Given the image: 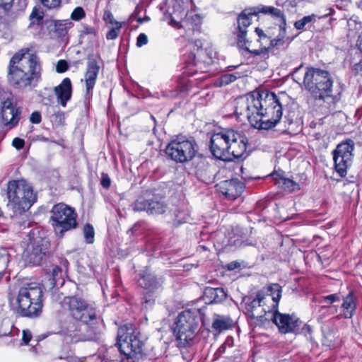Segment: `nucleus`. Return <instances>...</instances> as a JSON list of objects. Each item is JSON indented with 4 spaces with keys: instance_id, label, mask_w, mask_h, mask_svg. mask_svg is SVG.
I'll use <instances>...</instances> for the list:
<instances>
[{
    "instance_id": "obj_20",
    "label": "nucleus",
    "mask_w": 362,
    "mask_h": 362,
    "mask_svg": "<svg viewBox=\"0 0 362 362\" xmlns=\"http://www.w3.org/2000/svg\"><path fill=\"white\" fill-rule=\"evenodd\" d=\"M59 334L64 337L66 343H75L82 340L80 323L76 320L69 319L63 322Z\"/></svg>"
},
{
    "instance_id": "obj_38",
    "label": "nucleus",
    "mask_w": 362,
    "mask_h": 362,
    "mask_svg": "<svg viewBox=\"0 0 362 362\" xmlns=\"http://www.w3.org/2000/svg\"><path fill=\"white\" fill-rule=\"evenodd\" d=\"M68 264H69L68 262L65 259L62 262L64 268H62L61 267H59V266H55L53 268L52 275L53 281H54L55 284L57 282V281L59 280V278L62 277L63 272H66Z\"/></svg>"
},
{
    "instance_id": "obj_7",
    "label": "nucleus",
    "mask_w": 362,
    "mask_h": 362,
    "mask_svg": "<svg viewBox=\"0 0 362 362\" xmlns=\"http://www.w3.org/2000/svg\"><path fill=\"white\" fill-rule=\"evenodd\" d=\"M200 318L197 312L189 310L180 313L176 318L173 333L179 347L192 346L199 341Z\"/></svg>"
},
{
    "instance_id": "obj_34",
    "label": "nucleus",
    "mask_w": 362,
    "mask_h": 362,
    "mask_svg": "<svg viewBox=\"0 0 362 362\" xmlns=\"http://www.w3.org/2000/svg\"><path fill=\"white\" fill-rule=\"evenodd\" d=\"M233 327V320L230 317L217 315L212 323L214 329L222 332Z\"/></svg>"
},
{
    "instance_id": "obj_16",
    "label": "nucleus",
    "mask_w": 362,
    "mask_h": 362,
    "mask_svg": "<svg viewBox=\"0 0 362 362\" xmlns=\"http://www.w3.org/2000/svg\"><path fill=\"white\" fill-rule=\"evenodd\" d=\"M130 207L134 211H146L149 215L162 214L167 210V204L157 197L150 199L139 197L130 205Z\"/></svg>"
},
{
    "instance_id": "obj_28",
    "label": "nucleus",
    "mask_w": 362,
    "mask_h": 362,
    "mask_svg": "<svg viewBox=\"0 0 362 362\" xmlns=\"http://www.w3.org/2000/svg\"><path fill=\"white\" fill-rule=\"evenodd\" d=\"M334 11L332 8H329V13L324 14L322 16H317L316 14H310L308 16H303L301 19L294 23V27L297 30L309 29L311 25L315 23L317 20L322 18L327 17L332 15Z\"/></svg>"
},
{
    "instance_id": "obj_60",
    "label": "nucleus",
    "mask_w": 362,
    "mask_h": 362,
    "mask_svg": "<svg viewBox=\"0 0 362 362\" xmlns=\"http://www.w3.org/2000/svg\"><path fill=\"white\" fill-rule=\"evenodd\" d=\"M156 98H160V96H159V95H158V93H156Z\"/></svg>"
},
{
    "instance_id": "obj_1",
    "label": "nucleus",
    "mask_w": 362,
    "mask_h": 362,
    "mask_svg": "<svg viewBox=\"0 0 362 362\" xmlns=\"http://www.w3.org/2000/svg\"><path fill=\"white\" fill-rule=\"evenodd\" d=\"M235 113L258 129L274 127L283 115L280 98L267 90L254 91L236 100Z\"/></svg>"
},
{
    "instance_id": "obj_21",
    "label": "nucleus",
    "mask_w": 362,
    "mask_h": 362,
    "mask_svg": "<svg viewBox=\"0 0 362 362\" xmlns=\"http://www.w3.org/2000/svg\"><path fill=\"white\" fill-rule=\"evenodd\" d=\"M73 25L69 20L57 21L54 19H47L43 22V26H45L48 34L52 38H59L64 37Z\"/></svg>"
},
{
    "instance_id": "obj_13",
    "label": "nucleus",
    "mask_w": 362,
    "mask_h": 362,
    "mask_svg": "<svg viewBox=\"0 0 362 362\" xmlns=\"http://www.w3.org/2000/svg\"><path fill=\"white\" fill-rule=\"evenodd\" d=\"M265 320H272L283 334L295 332L299 329L301 322L295 315L283 314L278 309L264 308Z\"/></svg>"
},
{
    "instance_id": "obj_56",
    "label": "nucleus",
    "mask_w": 362,
    "mask_h": 362,
    "mask_svg": "<svg viewBox=\"0 0 362 362\" xmlns=\"http://www.w3.org/2000/svg\"><path fill=\"white\" fill-rule=\"evenodd\" d=\"M177 94H178L177 90H173V91H169V92H167V91L162 92V95L164 98H174V97H176Z\"/></svg>"
},
{
    "instance_id": "obj_52",
    "label": "nucleus",
    "mask_w": 362,
    "mask_h": 362,
    "mask_svg": "<svg viewBox=\"0 0 362 362\" xmlns=\"http://www.w3.org/2000/svg\"><path fill=\"white\" fill-rule=\"evenodd\" d=\"M30 120L33 124H39L41 122V115L38 112H34L31 114Z\"/></svg>"
},
{
    "instance_id": "obj_59",
    "label": "nucleus",
    "mask_w": 362,
    "mask_h": 362,
    "mask_svg": "<svg viewBox=\"0 0 362 362\" xmlns=\"http://www.w3.org/2000/svg\"><path fill=\"white\" fill-rule=\"evenodd\" d=\"M86 30H87V33H88V34L95 35V33H96V31H95V28H88L86 29Z\"/></svg>"
},
{
    "instance_id": "obj_32",
    "label": "nucleus",
    "mask_w": 362,
    "mask_h": 362,
    "mask_svg": "<svg viewBox=\"0 0 362 362\" xmlns=\"http://www.w3.org/2000/svg\"><path fill=\"white\" fill-rule=\"evenodd\" d=\"M259 12L270 15L273 18H276L279 21V28L286 27V17L279 8L270 6H262L260 10H259Z\"/></svg>"
},
{
    "instance_id": "obj_29",
    "label": "nucleus",
    "mask_w": 362,
    "mask_h": 362,
    "mask_svg": "<svg viewBox=\"0 0 362 362\" xmlns=\"http://www.w3.org/2000/svg\"><path fill=\"white\" fill-rule=\"evenodd\" d=\"M356 308V297L350 292L343 299L341 309L345 318H351Z\"/></svg>"
},
{
    "instance_id": "obj_37",
    "label": "nucleus",
    "mask_w": 362,
    "mask_h": 362,
    "mask_svg": "<svg viewBox=\"0 0 362 362\" xmlns=\"http://www.w3.org/2000/svg\"><path fill=\"white\" fill-rule=\"evenodd\" d=\"M85 241L88 244H92L94 242L95 230L92 225L86 223L83 230Z\"/></svg>"
},
{
    "instance_id": "obj_6",
    "label": "nucleus",
    "mask_w": 362,
    "mask_h": 362,
    "mask_svg": "<svg viewBox=\"0 0 362 362\" xmlns=\"http://www.w3.org/2000/svg\"><path fill=\"white\" fill-rule=\"evenodd\" d=\"M42 286L40 284H24L20 288L16 300L17 313L23 317H37L42 311Z\"/></svg>"
},
{
    "instance_id": "obj_50",
    "label": "nucleus",
    "mask_w": 362,
    "mask_h": 362,
    "mask_svg": "<svg viewBox=\"0 0 362 362\" xmlns=\"http://www.w3.org/2000/svg\"><path fill=\"white\" fill-rule=\"evenodd\" d=\"M12 145L16 149L21 150L24 147L25 141L22 139L16 137L13 140Z\"/></svg>"
},
{
    "instance_id": "obj_26",
    "label": "nucleus",
    "mask_w": 362,
    "mask_h": 362,
    "mask_svg": "<svg viewBox=\"0 0 362 362\" xmlns=\"http://www.w3.org/2000/svg\"><path fill=\"white\" fill-rule=\"evenodd\" d=\"M202 42L200 40L189 44L190 49H193V51L189 54L187 59H184L187 66H198L204 62L206 52L202 49Z\"/></svg>"
},
{
    "instance_id": "obj_40",
    "label": "nucleus",
    "mask_w": 362,
    "mask_h": 362,
    "mask_svg": "<svg viewBox=\"0 0 362 362\" xmlns=\"http://www.w3.org/2000/svg\"><path fill=\"white\" fill-rule=\"evenodd\" d=\"M30 18L31 20V25L34 26L35 25H39L42 23L43 16L41 12L34 8Z\"/></svg>"
},
{
    "instance_id": "obj_53",
    "label": "nucleus",
    "mask_w": 362,
    "mask_h": 362,
    "mask_svg": "<svg viewBox=\"0 0 362 362\" xmlns=\"http://www.w3.org/2000/svg\"><path fill=\"white\" fill-rule=\"evenodd\" d=\"M55 122L63 124L65 119V114L63 112H57L54 115Z\"/></svg>"
},
{
    "instance_id": "obj_9",
    "label": "nucleus",
    "mask_w": 362,
    "mask_h": 362,
    "mask_svg": "<svg viewBox=\"0 0 362 362\" xmlns=\"http://www.w3.org/2000/svg\"><path fill=\"white\" fill-rule=\"evenodd\" d=\"M51 213L52 224L57 234L63 235L64 232L76 227L77 215L69 206L62 203L57 204L53 206Z\"/></svg>"
},
{
    "instance_id": "obj_14",
    "label": "nucleus",
    "mask_w": 362,
    "mask_h": 362,
    "mask_svg": "<svg viewBox=\"0 0 362 362\" xmlns=\"http://www.w3.org/2000/svg\"><path fill=\"white\" fill-rule=\"evenodd\" d=\"M258 12L256 8L245 9L238 17L237 45L240 49L248 52L252 49V45L251 42L246 39V28L251 24L252 18L257 16Z\"/></svg>"
},
{
    "instance_id": "obj_22",
    "label": "nucleus",
    "mask_w": 362,
    "mask_h": 362,
    "mask_svg": "<svg viewBox=\"0 0 362 362\" xmlns=\"http://www.w3.org/2000/svg\"><path fill=\"white\" fill-rule=\"evenodd\" d=\"M281 286L278 284H271L259 291V296H262L269 305L268 310L278 309L281 297Z\"/></svg>"
},
{
    "instance_id": "obj_44",
    "label": "nucleus",
    "mask_w": 362,
    "mask_h": 362,
    "mask_svg": "<svg viewBox=\"0 0 362 362\" xmlns=\"http://www.w3.org/2000/svg\"><path fill=\"white\" fill-rule=\"evenodd\" d=\"M6 102H11V93L0 88V107L5 106Z\"/></svg>"
},
{
    "instance_id": "obj_3",
    "label": "nucleus",
    "mask_w": 362,
    "mask_h": 362,
    "mask_svg": "<svg viewBox=\"0 0 362 362\" xmlns=\"http://www.w3.org/2000/svg\"><path fill=\"white\" fill-rule=\"evenodd\" d=\"M247 144V139L242 132L228 129L211 136L210 149L216 158L230 160L241 158L246 152Z\"/></svg>"
},
{
    "instance_id": "obj_45",
    "label": "nucleus",
    "mask_w": 362,
    "mask_h": 362,
    "mask_svg": "<svg viewBox=\"0 0 362 362\" xmlns=\"http://www.w3.org/2000/svg\"><path fill=\"white\" fill-rule=\"evenodd\" d=\"M106 34V39L107 40H113L118 37L121 28H110Z\"/></svg>"
},
{
    "instance_id": "obj_43",
    "label": "nucleus",
    "mask_w": 362,
    "mask_h": 362,
    "mask_svg": "<svg viewBox=\"0 0 362 362\" xmlns=\"http://www.w3.org/2000/svg\"><path fill=\"white\" fill-rule=\"evenodd\" d=\"M85 15L86 14L83 8L78 6L73 11L71 15V18L74 21H78L83 18L85 17Z\"/></svg>"
},
{
    "instance_id": "obj_8",
    "label": "nucleus",
    "mask_w": 362,
    "mask_h": 362,
    "mask_svg": "<svg viewBox=\"0 0 362 362\" xmlns=\"http://www.w3.org/2000/svg\"><path fill=\"white\" fill-rule=\"evenodd\" d=\"M198 151L197 143L185 136H177L165 148L166 155L176 163H183L194 158Z\"/></svg>"
},
{
    "instance_id": "obj_33",
    "label": "nucleus",
    "mask_w": 362,
    "mask_h": 362,
    "mask_svg": "<svg viewBox=\"0 0 362 362\" xmlns=\"http://www.w3.org/2000/svg\"><path fill=\"white\" fill-rule=\"evenodd\" d=\"M357 46L358 50L355 53L352 70L356 75L362 76V32L358 36Z\"/></svg>"
},
{
    "instance_id": "obj_39",
    "label": "nucleus",
    "mask_w": 362,
    "mask_h": 362,
    "mask_svg": "<svg viewBox=\"0 0 362 362\" xmlns=\"http://www.w3.org/2000/svg\"><path fill=\"white\" fill-rule=\"evenodd\" d=\"M11 261V254L6 249L0 250V267L3 269H6Z\"/></svg>"
},
{
    "instance_id": "obj_48",
    "label": "nucleus",
    "mask_w": 362,
    "mask_h": 362,
    "mask_svg": "<svg viewBox=\"0 0 362 362\" xmlns=\"http://www.w3.org/2000/svg\"><path fill=\"white\" fill-rule=\"evenodd\" d=\"M69 69L67 62L65 60H59L56 66V70L58 73H64Z\"/></svg>"
},
{
    "instance_id": "obj_35",
    "label": "nucleus",
    "mask_w": 362,
    "mask_h": 362,
    "mask_svg": "<svg viewBox=\"0 0 362 362\" xmlns=\"http://www.w3.org/2000/svg\"><path fill=\"white\" fill-rule=\"evenodd\" d=\"M81 317H77L76 321H81L83 323H88L89 321L95 319L96 312L95 308L92 305H88L81 313Z\"/></svg>"
},
{
    "instance_id": "obj_49",
    "label": "nucleus",
    "mask_w": 362,
    "mask_h": 362,
    "mask_svg": "<svg viewBox=\"0 0 362 362\" xmlns=\"http://www.w3.org/2000/svg\"><path fill=\"white\" fill-rule=\"evenodd\" d=\"M148 42L147 35L144 33H140L136 39V46L141 47Z\"/></svg>"
},
{
    "instance_id": "obj_12",
    "label": "nucleus",
    "mask_w": 362,
    "mask_h": 362,
    "mask_svg": "<svg viewBox=\"0 0 362 362\" xmlns=\"http://www.w3.org/2000/svg\"><path fill=\"white\" fill-rule=\"evenodd\" d=\"M354 149V142L348 139L339 144L333 151L334 168L341 177L346 175L347 169L351 165Z\"/></svg>"
},
{
    "instance_id": "obj_36",
    "label": "nucleus",
    "mask_w": 362,
    "mask_h": 362,
    "mask_svg": "<svg viewBox=\"0 0 362 362\" xmlns=\"http://www.w3.org/2000/svg\"><path fill=\"white\" fill-rule=\"evenodd\" d=\"M103 19L108 28H122L124 23L117 21L115 19L113 14L108 10L105 11Z\"/></svg>"
},
{
    "instance_id": "obj_17",
    "label": "nucleus",
    "mask_w": 362,
    "mask_h": 362,
    "mask_svg": "<svg viewBox=\"0 0 362 362\" xmlns=\"http://www.w3.org/2000/svg\"><path fill=\"white\" fill-rule=\"evenodd\" d=\"M268 305L264 298L262 296H259V292L252 299L250 297L244 298L242 303V307L247 315L252 319L265 317L264 308L268 310Z\"/></svg>"
},
{
    "instance_id": "obj_25",
    "label": "nucleus",
    "mask_w": 362,
    "mask_h": 362,
    "mask_svg": "<svg viewBox=\"0 0 362 362\" xmlns=\"http://www.w3.org/2000/svg\"><path fill=\"white\" fill-rule=\"evenodd\" d=\"M54 91L58 103L62 107H66L72 95V85L70 78H64L61 83L54 88Z\"/></svg>"
},
{
    "instance_id": "obj_5",
    "label": "nucleus",
    "mask_w": 362,
    "mask_h": 362,
    "mask_svg": "<svg viewBox=\"0 0 362 362\" xmlns=\"http://www.w3.org/2000/svg\"><path fill=\"white\" fill-rule=\"evenodd\" d=\"M6 206L13 216L27 211L37 201L33 186L24 179L9 181L7 185Z\"/></svg>"
},
{
    "instance_id": "obj_51",
    "label": "nucleus",
    "mask_w": 362,
    "mask_h": 362,
    "mask_svg": "<svg viewBox=\"0 0 362 362\" xmlns=\"http://www.w3.org/2000/svg\"><path fill=\"white\" fill-rule=\"evenodd\" d=\"M111 184V180L107 174L103 173L101 178V185L104 188H109Z\"/></svg>"
},
{
    "instance_id": "obj_57",
    "label": "nucleus",
    "mask_w": 362,
    "mask_h": 362,
    "mask_svg": "<svg viewBox=\"0 0 362 362\" xmlns=\"http://www.w3.org/2000/svg\"><path fill=\"white\" fill-rule=\"evenodd\" d=\"M169 25H170L171 26H173L175 28H181L180 23L179 21H175L173 17L170 18V20L169 21Z\"/></svg>"
},
{
    "instance_id": "obj_15",
    "label": "nucleus",
    "mask_w": 362,
    "mask_h": 362,
    "mask_svg": "<svg viewBox=\"0 0 362 362\" xmlns=\"http://www.w3.org/2000/svg\"><path fill=\"white\" fill-rule=\"evenodd\" d=\"M48 252L47 243L42 239L34 240L27 246L23 253V258L26 264L33 266L39 265Z\"/></svg>"
},
{
    "instance_id": "obj_10",
    "label": "nucleus",
    "mask_w": 362,
    "mask_h": 362,
    "mask_svg": "<svg viewBox=\"0 0 362 362\" xmlns=\"http://www.w3.org/2000/svg\"><path fill=\"white\" fill-rule=\"evenodd\" d=\"M279 28L278 36L270 39L262 30L257 28L255 32L259 37L257 42L259 43V49L252 48L249 52L254 55L263 54L265 57L269 52L275 53L277 50L286 48L289 43V38L286 37V27Z\"/></svg>"
},
{
    "instance_id": "obj_24",
    "label": "nucleus",
    "mask_w": 362,
    "mask_h": 362,
    "mask_svg": "<svg viewBox=\"0 0 362 362\" xmlns=\"http://www.w3.org/2000/svg\"><path fill=\"white\" fill-rule=\"evenodd\" d=\"M1 114L3 124L10 129L19 122L21 112L15 107L12 102L6 103V105L1 107Z\"/></svg>"
},
{
    "instance_id": "obj_30",
    "label": "nucleus",
    "mask_w": 362,
    "mask_h": 362,
    "mask_svg": "<svg viewBox=\"0 0 362 362\" xmlns=\"http://www.w3.org/2000/svg\"><path fill=\"white\" fill-rule=\"evenodd\" d=\"M272 176L274 181V185L279 188L288 192H293L299 189L298 184L291 179L280 177L276 174H273Z\"/></svg>"
},
{
    "instance_id": "obj_42",
    "label": "nucleus",
    "mask_w": 362,
    "mask_h": 362,
    "mask_svg": "<svg viewBox=\"0 0 362 362\" xmlns=\"http://www.w3.org/2000/svg\"><path fill=\"white\" fill-rule=\"evenodd\" d=\"M337 311V308L334 305H322L319 309V313L324 317L333 315Z\"/></svg>"
},
{
    "instance_id": "obj_27",
    "label": "nucleus",
    "mask_w": 362,
    "mask_h": 362,
    "mask_svg": "<svg viewBox=\"0 0 362 362\" xmlns=\"http://www.w3.org/2000/svg\"><path fill=\"white\" fill-rule=\"evenodd\" d=\"M64 304L69 305L70 314L74 320L81 317V312L84 311V309L88 305L83 300L76 297L64 298Z\"/></svg>"
},
{
    "instance_id": "obj_19",
    "label": "nucleus",
    "mask_w": 362,
    "mask_h": 362,
    "mask_svg": "<svg viewBox=\"0 0 362 362\" xmlns=\"http://www.w3.org/2000/svg\"><path fill=\"white\" fill-rule=\"evenodd\" d=\"M100 69L98 61L96 59H88L86 70L84 73L83 78L81 79V81L84 82L86 85V96L90 97L93 94Z\"/></svg>"
},
{
    "instance_id": "obj_47",
    "label": "nucleus",
    "mask_w": 362,
    "mask_h": 362,
    "mask_svg": "<svg viewBox=\"0 0 362 362\" xmlns=\"http://www.w3.org/2000/svg\"><path fill=\"white\" fill-rule=\"evenodd\" d=\"M41 4L48 8H54L59 6L61 0H40Z\"/></svg>"
},
{
    "instance_id": "obj_4",
    "label": "nucleus",
    "mask_w": 362,
    "mask_h": 362,
    "mask_svg": "<svg viewBox=\"0 0 362 362\" xmlns=\"http://www.w3.org/2000/svg\"><path fill=\"white\" fill-rule=\"evenodd\" d=\"M303 86L315 99L330 100L329 103L333 106L339 100L337 96H333V80L327 71L307 68L303 77Z\"/></svg>"
},
{
    "instance_id": "obj_55",
    "label": "nucleus",
    "mask_w": 362,
    "mask_h": 362,
    "mask_svg": "<svg viewBox=\"0 0 362 362\" xmlns=\"http://www.w3.org/2000/svg\"><path fill=\"white\" fill-rule=\"evenodd\" d=\"M14 0H0V7L5 11L10 9Z\"/></svg>"
},
{
    "instance_id": "obj_54",
    "label": "nucleus",
    "mask_w": 362,
    "mask_h": 362,
    "mask_svg": "<svg viewBox=\"0 0 362 362\" xmlns=\"http://www.w3.org/2000/svg\"><path fill=\"white\" fill-rule=\"evenodd\" d=\"M32 339V334L30 331L28 329H25L23 331V336H22V340L25 344H28L29 341Z\"/></svg>"
},
{
    "instance_id": "obj_2",
    "label": "nucleus",
    "mask_w": 362,
    "mask_h": 362,
    "mask_svg": "<svg viewBox=\"0 0 362 362\" xmlns=\"http://www.w3.org/2000/svg\"><path fill=\"white\" fill-rule=\"evenodd\" d=\"M42 64L35 54H30L28 48L16 53L10 60L8 78L19 88L35 87L41 78Z\"/></svg>"
},
{
    "instance_id": "obj_11",
    "label": "nucleus",
    "mask_w": 362,
    "mask_h": 362,
    "mask_svg": "<svg viewBox=\"0 0 362 362\" xmlns=\"http://www.w3.org/2000/svg\"><path fill=\"white\" fill-rule=\"evenodd\" d=\"M138 334L132 325L120 327L118 329L117 344L120 352L127 357L141 352V341Z\"/></svg>"
},
{
    "instance_id": "obj_23",
    "label": "nucleus",
    "mask_w": 362,
    "mask_h": 362,
    "mask_svg": "<svg viewBox=\"0 0 362 362\" xmlns=\"http://www.w3.org/2000/svg\"><path fill=\"white\" fill-rule=\"evenodd\" d=\"M218 190L229 199H235L243 191V183L238 179L223 180L216 185Z\"/></svg>"
},
{
    "instance_id": "obj_18",
    "label": "nucleus",
    "mask_w": 362,
    "mask_h": 362,
    "mask_svg": "<svg viewBox=\"0 0 362 362\" xmlns=\"http://www.w3.org/2000/svg\"><path fill=\"white\" fill-rule=\"evenodd\" d=\"M139 276L140 277L138 280L139 285L146 291V293L143 298L144 303L148 304L151 301V300L148 298V297L150 298L151 293L159 290L162 282L147 270L140 273Z\"/></svg>"
},
{
    "instance_id": "obj_31",
    "label": "nucleus",
    "mask_w": 362,
    "mask_h": 362,
    "mask_svg": "<svg viewBox=\"0 0 362 362\" xmlns=\"http://www.w3.org/2000/svg\"><path fill=\"white\" fill-rule=\"evenodd\" d=\"M204 296L211 303H221L226 298V293L222 288L207 287L205 289Z\"/></svg>"
},
{
    "instance_id": "obj_58",
    "label": "nucleus",
    "mask_w": 362,
    "mask_h": 362,
    "mask_svg": "<svg viewBox=\"0 0 362 362\" xmlns=\"http://www.w3.org/2000/svg\"><path fill=\"white\" fill-rule=\"evenodd\" d=\"M288 0H276V3L277 6H284Z\"/></svg>"
},
{
    "instance_id": "obj_46",
    "label": "nucleus",
    "mask_w": 362,
    "mask_h": 362,
    "mask_svg": "<svg viewBox=\"0 0 362 362\" xmlns=\"http://www.w3.org/2000/svg\"><path fill=\"white\" fill-rule=\"evenodd\" d=\"M340 297L339 294H331L326 296H323L321 303H329L332 304L336 301H339Z\"/></svg>"
},
{
    "instance_id": "obj_41",
    "label": "nucleus",
    "mask_w": 362,
    "mask_h": 362,
    "mask_svg": "<svg viewBox=\"0 0 362 362\" xmlns=\"http://www.w3.org/2000/svg\"><path fill=\"white\" fill-rule=\"evenodd\" d=\"M237 79V76L233 74H224L219 78L221 86H226Z\"/></svg>"
}]
</instances>
